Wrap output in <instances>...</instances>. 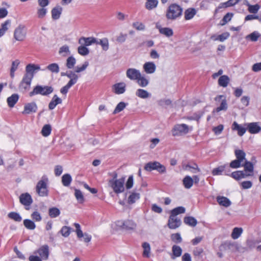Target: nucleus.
<instances>
[{
	"label": "nucleus",
	"instance_id": "nucleus-58",
	"mask_svg": "<svg viewBox=\"0 0 261 261\" xmlns=\"http://www.w3.org/2000/svg\"><path fill=\"white\" fill-rule=\"evenodd\" d=\"M132 26L134 28L138 31H143L145 30V25L144 23L141 22L136 21L134 22L132 24Z\"/></svg>",
	"mask_w": 261,
	"mask_h": 261
},
{
	"label": "nucleus",
	"instance_id": "nucleus-35",
	"mask_svg": "<svg viewBox=\"0 0 261 261\" xmlns=\"http://www.w3.org/2000/svg\"><path fill=\"white\" fill-rule=\"evenodd\" d=\"M241 166H243L244 167V170L246 172L245 174H251V176L253 175L254 167L251 162L247 160L242 164Z\"/></svg>",
	"mask_w": 261,
	"mask_h": 261
},
{
	"label": "nucleus",
	"instance_id": "nucleus-22",
	"mask_svg": "<svg viewBox=\"0 0 261 261\" xmlns=\"http://www.w3.org/2000/svg\"><path fill=\"white\" fill-rule=\"evenodd\" d=\"M79 43L85 46H90L96 42V39L94 37H81L79 39Z\"/></svg>",
	"mask_w": 261,
	"mask_h": 261
},
{
	"label": "nucleus",
	"instance_id": "nucleus-48",
	"mask_svg": "<svg viewBox=\"0 0 261 261\" xmlns=\"http://www.w3.org/2000/svg\"><path fill=\"white\" fill-rule=\"evenodd\" d=\"M47 13V9L46 8H38L37 9L36 14L39 19H43Z\"/></svg>",
	"mask_w": 261,
	"mask_h": 261
},
{
	"label": "nucleus",
	"instance_id": "nucleus-32",
	"mask_svg": "<svg viewBox=\"0 0 261 261\" xmlns=\"http://www.w3.org/2000/svg\"><path fill=\"white\" fill-rule=\"evenodd\" d=\"M136 82L140 87L143 88L147 87L149 83V80L142 74L139 76V79L136 80Z\"/></svg>",
	"mask_w": 261,
	"mask_h": 261
},
{
	"label": "nucleus",
	"instance_id": "nucleus-46",
	"mask_svg": "<svg viewBox=\"0 0 261 261\" xmlns=\"http://www.w3.org/2000/svg\"><path fill=\"white\" fill-rule=\"evenodd\" d=\"M260 36V35L258 32L254 31L252 33L247 35L245 38L247 40H250L251 41L255 42L258 40Z\"/></svg>",
	"mask_w": 261,
	"mask_h": 261
},
{
	"label": "nucleus",
	"instance_id": "nucleus-61",
	"mask_svg": "<svg viewBox=\"0 0 261 261\" xmlns=\"http://www.w3.org/2000/svg\"><path fill=\"white\" fill-rule=\"evenodd\" d=\"M247 6L248 7V10L251 13H256L260 8V6L258 4L251 5L249 4H248Z\"/></svg>",
	"mask_w": 261,
	"mask_h": 261
},
{
	"label": "nucleus",
	"instance_id": "nucleus-10",
	"mask_svg": "<svg viewBox=\"0 0 261 261\" xmlns=\"http://www.w3.org/2000/svg\"><path fill=\"white\" fill-rule=\"evenodd\" d=\"M32 81V80L23 75L18 86L19 92L22 93L28 92L31 88Z\"/></svg>",
	"mask_w": 261,
	"mask_h": 261
},
{
	"label": "nucleus",
	"instance_id": "nucleus-15",
	"mask_svg": "<svg viewBox=\"0 0 261 261\" xmlns=\"http://www.w3.org/2000/svg\"><path fill=\"white\" fill-rule=\"evenodd\" d=\"M229 172L230 171L228 170V171L225 173V174L226 175L230 176L232 178L237 180H239L242 178H244L247 176H251V174H245V173H244L243 171L240 170L233 172L231 174H230Z\"/></svg>",
	"mask_w": 261,
	"mask_h": 261
},
{
	"label": "nucleus",
	"instance_id": "nucleus-64",
	"mask_svg": "<svg viewBox=\"0 0 261 261\" xmlns=\"http://www.w3.org/2000/svg\"><path fill=\"white\" fill-rule=\"evenodd\" d=\"M89 65V63L87 61L85 62L81 66H76L75 67L74 72L76 74L77 73L81 72L86 70Z\"/></svg>",
	"mask_w": 261,
	"mask_h": 261
},
{
	"label": "nucleus",
	"instance_id": "nucleus-57",
	"mask_svg": "<svg viewBox=\"0 0 261 261\" xmlns=\"http://www.w3.org/2000/svg\"><path fill=\"white\" fill-rule=\"evenodd\" d=\"M51 130V128L50 125L49 124H45L43 126L42 129L41 134L43 136L47 137L50 134Z\"/></svg>",
	"mask_w": 261,
	"mask_h": 261
},
{
	"label": "nucleus",
	"instance_id": "nucleus-12",
	"mask_svg": "<svg viewBox=\"0 0 261 261\" xmlns=\"http://www.w3.org/2000/svg\"><path fill=\"white\" fill-rule=\"evenodd\" d=\"M38 107L35 102H28L24 106L23 111L22 113L23 115H28L36 113L37 111Z\"/></svg>",
	"mask_w": 261,
	"mask_h": 261
},
{
	"label": "nucleus",
	"instance_id": "nucleus-16",
	"mask_svg": "<svg viewBox=\"0 0 261 261\" xmlns=\"http://www.w3.org/2000/svg\"><path fill=\"white\" fill-rule=\"evenodd\" d=\"M247 130L251 134H256L261 131V127L258 122H250L245 124Z\"/></svg>",
	"mask_w": 261,
	"mask_h": 261
},
{
	"label": "nucleus",
	"instance_id": "nucleus-24",
	"mask_svg": "<svg viewBox=\"0 0 261 261\" xmlns=\"http://www.w3.org/2000/svg\"><path fill=\"white\" fill-rule=\"evenodd\" d=\"M231 129L233 130L237 131L238 135L241 137L243 136L246 132V128L244 126L238 124L236 121L233 122Z\"/></svg>",
	"mask_w": 261,
	"mask_h": 261
},
{
	"label": "nucleus",
	"instance_id": "nucleus-13",
	"mask_svg": "<svg viewBox=\"0 0 261 261\" xmlns=\"http://www.w3.org/2000/svg\"><path fill=\"white\" fill-rule=\"evenodd\" d=\"M126 84L123 82H119L114 84L112 87V91L116 94H123L126 91Z\"/></svg>",
	"mask_w": 261,
	"mask_h": 261
},
{
	"label": "nucleus",
	"instance_id": "nucleus-52",
	"mask_svg": "<svg viewBox=\"0 0 261 261\" xmlns=\"http://www.w3.org/2000/svg\"><path fill=\"white\" fill-rule=\"evenodd\" d=\"M258 243L257 241L253 239H249L246 240V244L247 249L252 250L256 246Z\"/></svg>",
	"mask_w": 261,
	"mask_h": 261
},
{
	"label": "nucleus",
	"instance_id": "nucleus-47",
	"mask_svg": "<svg viewBox=\"0 0 261 261\" xmlns=\"http://www.w3.org/2000/svg\"><path fill=\"white\" fill-rule=\"evenodd\" d=\"M72 181V177L69 174H65L62 176V182L65 187H68L70 185Z\"/></svg>",
	"mask_w": 261,
	"mask_h": 261
},
{
	"label": "nucleus",
	"instance_id": "nucleus-39",
	"mask_svg": "<svg viewBox=\"0 0 261 261\" xmlns=\"http://www.w3.org/2000/svg\"><path fill=\"white\" fill-rule=\"evenodd\" d=\"M96 44L100 45L102 49L105 51H107L109 49V43L108 39L107 38H103L100 39L99 41L96 39Z\"/></svg>",
	"mask_w": 261,
	"mask_h": 261
},
{
	"label": "nucleus",
	"instance_id": "nucleus-38",
	"mask_svg": "<svg viewBox=\"0 0 261 261\" xmlns=\"http://www.w3.org/2000/svg\"><path fill=\"white\" fill-rule=\"evenodd\" d=\"M197 11L194 8H188L185 12V18L186 20H190L196 15Z\"/></svg>",
	"mask_w": 261,
	"mask_h": 261
},
{
	"label": "nucleus",
	"instance_id": "nucleus-63",
	"mask_svg": "<svg viewBox=\"0 0 261 261\" xmlns=\"http://www.w3.org/2000/svg\"><path fill=\"white\" fill-rule=\"evenodd\" d=\"M74 195L77 200L80 203H83L84 201V197L82 192L77 189L75 190Z\"/></svg>",
	"mask_w": 261,
	"mask_h": 261
},
{
	"label": "nucleus",
	"instance_id": "nucleus-54",
	"mask_svg": "<svg viewBox=\"0 0 261 261\" xmlns=\"http://www.w3.org/2000/svg\"><path fill=\"white\" fill-rule=\"evenodd\" d=\"M24 226L28 229L34 230L36 228L35 223L31 220L25 219L23 221Z\"/></svg>",
	"mask_w": 261,
	"mask_h": 261
},
{
	"label": "nucleus",
	"instance_id": "nucleus-43",
	"mask_svg": "<svg viewBox=\"0 0 261 261\" xmlns=\"http://www.w3.org/2000/svg\"><path fill=\"white\" fill-rule=\"evenodd\" d=\"M158 5V0H147L145 3V8L148 10H151L155 8Z\"/></svg>",
	"mask_w": 261,
	"mask_h": 261
},
{
	"label": "nucleus",
	"instance_id": "nucleus-40",
	"mask_svg": "<svg viewBox=\"0 0 261 261\" xmlns=\"http://www.w3.org/2000/svg\"><path fill=\"white\" fill-rule=\"evenodd\" d=\"M172 255L171 258L174 259L176 257H179L181 255L182 249L180 247L177 245H173L172 248Z\"/></svg>",
	"mask_w": 261,
	"mask_h": 261
},
{
	"label": "nucleus",
	"instance_id": "nucleus-42",
	"mask_svg": "<svg viewBox=\"0 0 261 261\" xmlns=\"http://www.w3.org/2000/svg\"><path fill=\"white\" fill-rule=\"evenodd\" d=\"M230 79L227 75H224L221 76L218 80V84L220 86L226 87L227 86Z\"/></svg>",
	"mask_w": 261,
	"mask_h": 261
},
{
	"label": "nucleus",
	"instance_id": "nucleus-44",
	"mask_svg": "<svg viewBox=\"0 0 261 261\" xmlns=\"http://www.w3.org/2000/svg\"><path fill=\"white\" fill-rule=\"evenodd\" d=\"M184 221L185 224L192 227L195 226L197 224L196 219L190 216L185 217Z\"/></svg>",
	"mask_w": 261,
	"mask_h": 261
},
{
	"label": "nucleus",
	"instance_id": "nucleus-6",
	"mask_svg": "<svg viewBox=\"0 0 261 261\" xmlns=\"http://www.w3.org/2000/svg\"><path fill=\"white\" fill-rule=\"evenodd\" d=\"M182 11V9L179 6L172 4L168 8L166 16L169 19H175L181 15Z\"/></svg>",
	"mask_w": 261,
	"mask_h": 261
},
{
	"label": "nucleus",
	"instance_id": "nucleus-4",
	"mask_svg": "<svg viewBox=\"0 0 261 261\" xmlns=\"http://www.w3.org/2000/svg\"><path fill=\"white\" fill-rule=\"evenodd\" d=\"M47 182V177L43 176L37 184L36 191L40 196L44 197L48 195Z\"/></svg>",
	"mask_w": 261,
	"mask_h": 261
},
{
	"label": "nucleus",
	"instance_id": "nucleus-37",
	"mask_svg": "<svg viewBox=\"0 0 261 261\" xmlns=\"http://www.w3.org/2000/svg\"><path fill=\"white\" fill-rule=\"evenodd\" d=\"M182 184L186 189H189L193 185V179L191 176L187 175L184 178Z\"/></svg>",
	"mask_w": 261,
	"mask_h": 261
},
{
	"label": "nucleus",
	"instance_id": "nucleus-26",
	"mask_svg": "<svg viewBox=\"0 0 261 261\" xmlns=\"http://www.w3.org/2000/svg\"><path fill=\"white\" fill-rule=\"evenodd\" d=\"M20 61L19 59H16L12 62L11 66L10 69V76L12 79L15 76V73L18 69L20 65Z\"/></svg>",
	"mask_w": 261,
	"mask_h": 261
},
{
	"label": "nucleus",
	"instance_id": "nucleus-56",
	"mask_svg": "<svg viewBox=\"0 0 261 261\" xmlns=\"http://www.w3.org/2000/svg\"><path fill=\"white\" fill-rule=\"evenodd\" d=\"M78 53L83 56H87L89 53V49L83 45H81L77 48Z\"/></svg>",
	"mask_w": 261,
	"mask_h": 261
},
{
	"label": "nucleus",
	"instance_id": "nucleus-28",
	"mask_svg": "<svg viewBox=\"0 0 261 261\" xmlns=\"http://www.w3.org/2000/svg\"><path fill=\"white\" fill-rule=\"evenodd\" d=\"M62 99L59 98L57 95H54L51 101L49 103L48 108L49 110L54 109L57 105L62 103Z\"/></svg>",
	"mask_w": 261,
	"mask_h": 261
},
{
	"label": "nucleus",
	"instance_id": "nucleus-49",
	"mask_svg": "<svg viewBox=\"0 0 261 261\" xmlns=\"http://www.w3.org/2000/svg\"><path fill=\"white\" fill-rule=\"evenodd\" d=\"M59 53L61 56L66 57L69 55L71 53L69 46L67 45H64L60 48Z\"/></svg>",
	"mask_w": 261,
	"mask_h": 261
},
{
	"label": "nucleus",
	"instance_id": "nucleus-9",
	"mask_svg": "<svg viewBox=\"0 0 261 261\" xmlns=\"http://www.w3.org/2000/svg\"><path fill=\"white\" fill-rule=\"evenodd\" d=\"M41 70V67L39 65L35 64H29L25 68V73L24 76L33 80L35 73L39 70Z\"/></svg>",
	"mask_w": 261,
	"mask_h": 261
},
{
	"label": "nucleus",
	"instance_id": "nucleus-31",
	"mask_svg": "<svg viewBox=\"0 0 261 261\" xmlns=\"http://www.w3.org/2000/svg\"><path fill=\"white\" fill-rule=\"evenodd\" d=\"M136 95L139 98L146 99L151 96V94L143 89H138L136 91Z\"/></svg>",
	"mask_w": 261,
	"mask_h": 261
},
{
	"label": "nucleus",
	"instance_id": "nucleus-50",
	"mask_svg": "<svg viewBox=\"0 0 261 261\" xmlns=\"http://www.w3.org/2000/svg\"><path fill=\"white\" fill-rule=\"evenodd\" d=\"M48 214L51 218H55L60 215V211L59 208L57 207H51L48 210Z\"/></svg>",
	"mask_w": 261,
	"mask_h": 261
},
{
	"label": "nucleus",
	"instance_id": "nucleus-30",
	"mask_svg": "<svg viewBox=\"0 0 261 261\" xmlns=\"http://www.w3.org/2000/svg\"><path fill=\"white\" fill-rule=\"evenodd\" d=\"M143 248V256L144 257L149 258L151 255V247L150 244L147 242H144L142 244Z\"/></svg>",
	"mask_w": 261,
	"mask_h": 261
},
{
	"label": "nucleus",
	"instance_id": "nucleus-25",
	"mask_svg": "<svg viewBox=\"0 0 261 261\" xmlns=\"http://www.w3.org/2000/svg\"><path fill=\"white\" fill-rule=\"evenodd\" d=\"M229 35L230 34L228 32H224L220 35L214 34L211 36V39L213 41L223 42L229 37Z\"/></svg>",
	"mask_w": 261,
	"mask_h": 261
},
{
	"label": "nucleus",
	"instance_id": "nucleus-20",
	"mask_svg": "<svg viewBox=\"0 0 261 261\" xmlns=\"http://www.w3.org/2000/svg\"><path fill=\"white\" fill-rule=\"evenodd\" d=\"M181 224V221L175 216L170 215L168 220V225L170 229H176L179 227Z\"/></svg>",
	"mask_w": 261,
	"mask_h": 261
},
{
	"label": "nucleus",
	"instance_id": "nucleus-1",
	"mask_svg": "<svg viewBox=\"0 0 261 261\" xmlns=\"http://www.w3.org/2000/svg\"><path fill=\"white\" fill-rule=\"evenodd\" d=\"M136 227V223L131 220H118L111 224V231L113 233L120 229L134 230Z\"/></svg>",
	"mask_w": 261,
	"mask_h": 261
},
{
	"label": "nucleus",
	"instance_id": "nucleus-34",
	"mask_svg": "<svg viewBox=\"0 0 261 261\" xmlns=\"http://www.w3.org/2000/svg\"><path fill=\"white\" fill-rule=\"evenodd\" d=\"M159 32L167 37H170L173 35V30L169 28H162L160 26H157Z\"/></svg>",
	"mask_w": 261,
	"mask_h": 261
},
{
	"label": "nucleus",
	"instance_id": "nucleus-36",
	"mask_svg": "<svg viewBox=\"0 0 261 261\" xmlns=\"http://www.w3.org/2000/svg\"><path fill=\"white\" fill-rule=\"evenodd\" d=\"M243 229L242 227H234L231 233V237L233 240H237L239 238L243 233Z\"/></svg>",
	"mask_w": 261,
	"mask_h": 261
},
{
	"label": "nucleus",
	"instance_id": "nucleus-23",
	"mask_svg": "<svg viewBox=\"0 0 261 261\" xmlns=\"http://www.w3.org/2000/svg\"><path fill=\"white\" fill-rule=\"evenodd\" d=\"M19 199L21 203L25 206H30L33 202L31 196L27 193L21 194Z\"/></svg>",
	"mask_w": 261,
	"mask_h": 261
},
{
	"label": "nucleus",
	"instance_id": "nucleus-19",
	"mask_svg": "<svg viewBox=\"0 0 261 261\" xmlns=\"http://www.w3.org/2000/svg\"><path fill=\"white\" fill-rule=\"evenodd\" d=\"M156 68L155 63L152 61L146 62L143 65L144 71L148 74L154 73L156 71Z\"/></svg>",
	"mask_w": 261,
	"mask_h": 261
},
{
	"label": "nucleus",
	"instance_id": "nucleus-33",
	"mask_svg": "<svg viewBox=\"0 0 261 261\" xmlns=\"http://www.w3.org/2000/svg\"><path fill=\"white\" fill-rule=\"evenodd\" d=\"M18 99L19 95L17 94H13L11 96L8 97L7 101L9 107L13 108L18 101Z\"/></svg>",
	"mask_w": 261,
	"mask_h": 261
},
{
	"label": "nucleus",
	"instance_id": "nucleus-17",
	"mask_svg": "<svg viewBox=\"0 0 261 261\" xmlns=\"http://www.w3.org/2000/svg\"><path fill=\"white\" fill-rule=\"evenodd\" d=\"M68 78L70 79L68 83L64 87H63L61 90L60 92L63 94H66L69 89L74 84H75L78 80H76V77H74L73 75H68Z\"/></svg>",
	"mask_w": 261,
	"mask_h": 261
},
{
	"label": "nucleus",
	"instance_id": "nucleus-14",
	"mask_svg": "<svg viewBox=\"0 0 261 261\" xmlns=\"http://www.w3.org/2000/svg\"><path fill=\"white\" fill-rule=\"evenodd\" d=\"M141 74V73L139 70L134 68H128L126 71V77L132 81H136Z\"/></svg>",
	"mask_w": 261,
	"mask_h": 261
},
{
	"label": "nucleus",
	"instance_id": "nucleus-41",
	"mask_svg": "<svg viewBox=\"0 0 261 261\" xmlns=\"http://www.w3.org/2000/svg\"><path fill=\"white\" fill-rule=\"evenodd\" d=\"M222 247L225 249H230L232 251L238 249V244L236 243L231 242L230 241H227L224 242L222 244Z\"/></svg>",
	"mask_w": 261,
	"mask_h": 261
},
{
	"label": "nucleus",
	"instance_id": "nucleus-5",
	"mask_svg": "<svg viewBox=\"0 0 261 261\" xmlns=\"http://www.w3.org/2000/svg\"><path fill=\"white\" fill-rule=\"evenodd\" d=\"M53 90L54 89L51 86L37 85L30 92L29 95L31 97L38 94L46 96L51 93Z\"/></svg>",
	"mask_w": 261,
	"mask_h": 261
},
{
	"label": "nucleus",
	"instance_id": "nucleus-8",
	"mask_svg": "<svg viewBox=\"0 0 261 261\" xmlns=\"http://www.w3.org/2000/svg\"><path fill=\"white\" fill-rule=\"evenodd\" d=\"M144 169L147 171L156 170L161 174H164L166 172V167L156 161L150 162L147 163L144 166Z\"/></svg>",
	"mask_w": 261,
	"mask_h": 261
},
{
	"label": "nucleus",
	"instance_id": "nucleus-62",
	"mask_svg": "<svg viewBox=\"0 0 261 261\" xmlns=\"http://www.w3.org/2000/svg\"><path fill=\"white\" fill-rule=\"evenodd\" d=\"M47 69L52 72L58 73L59 72V67L57 63H52L47 66Z\"/></svg>",
	"mask_w": 261,
	"mask_h": 261
},
{
	"label": "nucleus",
	"instance_id": "nucleus-7",
	"mask_svg": "<svg viewBox=\"0 0 261 261\" xmlns=\"http://www.w3.org/2000/svg\"><path fill=\"white\" fill-rule=\"evenodd\" d=\"M192 130V126L190 127L186 124H179L174 126L172 134L173 136H179L186 135Z\"/></svg>",
	"mask_w": 261,
	"mask_h": 261
},
{
	"label": "nucleus",
	"instance_id": "nucleus-27",
	"mask_svg": "<svg viewBox=\"0 0 261 261\" xmlns=\"http://www.w3.org/2000/svg\"><path fill=\"white\" fill-rule=\"evenodd\" d=\"M217 201L219 205L226 207L229 206L231 204L230 200L224 196H217Z\"/></svg>",
	"mask_w": 261,
	"mask_h": 261
},
{
	"label": "nucleus",
	"instance_id": "nucleus-18",
	"mask_svg": "<svg viewBox=\"0 0 261 261\" xmlns=\"http://www.w3.org/2000/svg\"><path fill=\"white\" fill-rule=\"evenodd\" d=\"M215 100L216 101H221L220 106L216 109V112H219L221 111H226L227 109V103L226 98L224 95L217 96L215 97Z\"/></svg>",
	"mask_w": 261,
	"mask_h": 261
},
{
	"label": "nucleus",
	"instance_id": "nucleus-53",
	"mask_svg": "<svg viewBox=\"0 0 261 261\" xmlns=\"http://www.w3.org/2000/svg\"><path fill=\"white\" fill-rule=\"evenodd\" d=\"M140 198V194L138 193H132L128 198V202L129 204L135 203L137 200Z\"/></svg>",
	"mask_w": 261,
	"mask_h": 261
},
{
	"label": "nucleus",
	"instance_id": "nucleus-60",
	"mask_svg": "<svg viewBox=\"0 0 261 261\" xmlns=\"http://www.w3.org/2000/svg\"><path fill=\"white\" fill-rule=\"evenodd\" d=\"M8 217L11 219L14 220L16 222H20L22 220V218L20 215L15 212H11L9 213Z\"/></svg>",
	"mask_w": 261,
	"mask_h": 261
},
{
	"label": "nucleus",
	"instance_id": "nucleus-59",
	"mask_svg": "<svg viewBox=\"0 0 261 261\" xmlns=\"http://www.w3.org/2000/svg\"><path fill=\"white\" fill-rule=\"evenodd\" d=\"M71 231V228L70 227L67 226L62 227L60 230L61 234L64 237H68L70 235Z\"/></svg>",
	"mask_w": 261,
	"mask_h": 261
},
{
	"label": "nucleus",
	"instance_id": "nucleus-2",
	"mask_svg": "<svg viewBox=\"0 0 261 261\" xmlns=\"http://www.w3.org/2000/svg\"><path fill=\"white\" fill-rule=\"evenodd\" d=\"M125 178H116V175L110 179L108 181V186L113 190L116 194H120L124 191L125 190Z\"/></svg>",
	"mask_w": 261,
	"mask_h": 261
},
{
	"label": "nucleus",
	"instance_id": "nucleus-21",
	"mask_svg": "<svg viewBox=\"0 0 261 261\" xmlns=\"http://www.w3.org/2000/svg\"><path fill=\"white\" fill-rule=\"evenodd\" d=\"M25 37V32L24 27L19 26L16 29L14 32V38L18 41H22Z\"/></svg>",
	"mask_w": 261,
	"mask_h": 261
},
{
	"label": "nucleus",
	"instance_id": "nucleus-29",
	"mask_svg": "<svg viewBox=\"0 0 261 261\" xmlns=\"http://www.w3.org/2000/svg\"><path fill=\"white\" fill-rule=\"evenodd\" d=\"M62 8L58 6L54 8L51 11L52 18L54 20L58 19L61 15Z\"/></svg>",
	"mask_w": 261,
	"mask_h": 261
},
{
	"label": "nucleus",
	"instance_id": "nucleus-45",
	"mask_svg": "<svg viewBox=\"0 0 261 261\" xmlns=\"http://www.w3.org/2000/svg\"><path fill=\"white\" fill-rule=\"evenodd\" d=\"M227 165L220 166L217 168H214L212 170V173L214 176L222 175Z\"/></svg>",
	"mask_w": 261,
	"mask_h": 261
},
{
	"label": "nucleus",
	"instance_id": "nucleus-51",
	"mask_svg": "<svg viewBox=\"0 0 261 261\" xmlns=\"http://www.w3.org/2000/svg\"><path fill=\"white\" fill-rule=\"evenodd\" d=\"M76 64V59L73 56L68 57L66 60V66L68 69H72Z\"/></svg>",
	"mask_w": 261,
	"mask_h": 261
},
{
	"label": "nucleus",
	"instance_id": "nucleus-3",
	"mask_svg": "<svg viewBox=\"0 0 261 261\" xmlns=\"http://www.w3.org/2000/svg\"><path fill=\"white\" fill-rule=\"evenodd\" d=\"M234 155L236 159L231 162L230 167L233 169H237L241 167L242 164L245 162L247 160L246 159V153L243 150L236 149Z\"/></svg>",
	"mask_w": 261,
	"mask_h": 261
},
{
	"label": "nucleus",
	"instance_id": "nucleus-11",
	"mask_svg": "<svg viewBox=\"0 0 261 261\" xmlns=\"http://www.w3.org/2000/svg\"><path fill=\"white\" fill-rule=\"evenodd\" d=\"M36 255H39L40 258L43 260H47L49 256V247L47 245H44L40 247L38 250L34 252Z\"/></svg>",
	"mask_w": 261,
	"mask_h": 261
},
{
	"label": "nucleus",
	"instance_id": "nucleus-55",
	"mask_svg": "<svg viewBox=\"0 0 261 261\" xmlns=\"http://www.w3.org/2000/svg\"><path fill=\"white\" fill-rule=\"evenodd\" d=\"M185 211L186 210L184 207L178 206L171 211V215L175 216V217H176L177 215L183 214L185 212Z\"/></svg>",
	"mask_w": 261,
	"mask_h": 261
}]
</instances>
